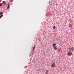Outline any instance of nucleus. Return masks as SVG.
Masks as SVG:
<instances>
[{"label":"nucleus","instance_id":"1","mask_svg":"<svg viewBox=\"0 0 74 74\" xmlns=\"http://www.w3.org/2000/svg\"><path fill=\"white\" fill-rule=\"evenodd\" d=\"M53 48L54 49H55V50H57V48L56 47V43H54L53 45Z\"/></svg>","mask_w":74,"mask_h":74},{"label":"nucleus","instance_id":"2","mask_svg":"<svg viewBox=\"0 0 74 74\" xmlns=\"http://www.w3.org/2000/svg\"><path fill=\"white\" fill-rule=\"evenodd\" d=\"M69 50L70 52L73 51L74 50V48L73 47H71L70 48H69Z\"/></svg>","mask_w":74,"mask_h":74},{"label":"nucleus","instance_id":"3","mask_svg":"<svg viewBox=\"0 0 74 74\" xmlns=\"http://www.w3.org/2000/svg\"><path fill=\"white\" fill-rule=\"evenodd\" d=\"M55 63H53V64L51 65V67H55Z\"/></svg>","mask_w":74,"mask_h":74},{"label":"nucleus","instance_id":"4","mask_svg":"<svg viewBox=\"0 0 74 74\" xmlns=\"http://www.w3.org/2000/svg\"><path fill=\"white\" fill-rule=\"evenodd\" d=\"M67 54L69 56H71V54H72L71 53H69V52H68Z\"/></svg>","mask_w":74,"mask_h":74},{"label":"nucleus","instance_id":"5","mask_svg":"<svg viewBox=\"0 0 74 74\" xmlns=\"http://www.w3.org/2000/svg\"><path fill=\"white\" fill-rule=\"evenodd\" d=\"M48 70H47L46 72H45L46 73V74H48Z\"/></svg>","mask_w":74,"mask_h":74},{"label":"nucleus","instance_id":"6","mask_svg":"<svg viewBox=\"0 0 74 74\" xmlns=\"http://www.w3.org/2000/svg\"><path fill=\"white\" fill-rule=\"evenodd\" d=\"M3 3L4 4H5V1H3Z\"/></svg>","mask_w":74,"mask_h":74},{"label":"nucleus","instance_id":"7","mask_svg":"<svg viewBox=\"0 0 74 74\" xmlns=\"http://www.w3.org/2000/svg\"><path fill=\"white\" fill-rule=\"evenodd\" d=\"M8 6L7 7V9H9V7H10V5H9V3H8Z\"/></svg>","mask_w":74,"mask_h":74},{"label":"nucleus","instance_id":"8","mask_svg":"<svg viewBox=\"0 0 74 74\" xmlns=\"http://www.w3.org/2000/svg\"><path fill=\"white\" fill-rule=\"evenodd\" d=\"M3 5V4L2 3H0V7H1Z\"/></svg>","mask_w":74,"mask_h":74},{"label":"nucleus","instance_id":"9","mask_svg":"<svg viewBox=\"0 0 74 74\" xmlns=\"http://www.w3.org/2000/svg\"><path fill=\"white\" fill-rule=\"evenodd\" d=\"M35 48H36V46L34 45V47H33V50H34V49H35Z\"/></svg>","mask_w":74,"mask_h":74},{"label":"nucleus","instance_id":"10","mask_svg":"<svg viewBox=\"0 0 74 74\" xmlns=\"http://www.w3.org/2000/svg\"><path fill=\"white\" fill-rule=\"evenodd\" d=\"M3 14V12H1L0 13V15H1V14Z\"/></svg>","mask_w":74,"mask_h":74},{"label":"nucleus","instance_id":"11","mask_svg":"<svg viewBox=\"0 0 74 74\" xmlns=\"http://www.w3.org/2000/svg\"><path fill=\"white\" fill-rule=\"evenodd\" d=\"M3 16V15H1L0 16V18H1V17L2 16Z\"/></svg>","mask_w":74,"mask_h":74},{"label":"nucleus","instance_id":"12","mask_svg":"<svg viewBox=\"0 0 74 74\" xmlns=\"http://www.w3.org/2000/svg\"><path fill=\"white\" fill-rule=\"evenodd\" d=\"M55 26H54L53 27V29H55Z\"/></svg>","mask_w":74,"mask_h":74},{"label":"nucleus","instance_id":"13","mask_svg":"<svg viewBox=\"0 0 74 74\" xmlns=\"http://www.w3.org/2000/svg\"><path fill=\"white\" fill-rule=\"evenodd\" d=\"M50 3H51V1H49V4H50Z\"/></svg>","mask_w":74,"mask_h":74},{"label":"nucleus","instance_id":"14","mask_svg":"<svg viewBox=\"0 0 74 74\" xmlns=\"http://www.w3.org/2000/svg\"><path fill=\"white\" fill-rule=\"evenodd\" d=\"M11 2H12V1H13V0H11Z\"/></svg>","mask_w":74,"mask_h":74}]
</instances>
